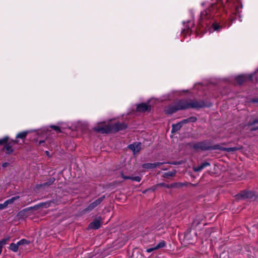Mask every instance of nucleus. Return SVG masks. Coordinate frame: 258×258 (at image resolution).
Segmentation results:
<instances>
[{
  "label": "nucleus",
  "mask_w": 258,
  "mask_h": 258,
  "mask_svg": "<svg viewBox=\"0 0 258 258\" xmlns=\"http://www.w3.org/2000/svg\"><path fill=\"white\" fill-rule=\"evenodd\" d=\"M19 245L18 242L17 243H12L9 246V249L13 252H16L18 251Z\"/></svg>",
  "instance_id": "13"
},
{
  "label": "nucleus",
  "mask_w": 258,
  "mask_h": 258,
  "mask_svg": "<svg viewBox=\"0 0 258 258\" xmlns=\"http://www.w3.org/2000/svg\"><path fill=\"white\" fill-rule=\"evenodd\" d=\"M207 14H208L207 11H204V12H202L201 17H202V18L203 19L205 18V17H206V15H207Z\"/></svg>",
  "instance_id": "28"
},
{
  "label": "nucleus",
  "mask_w": 258,
  "mask_h": 258,
  "mask_svg": "<svg viewBox=\"0 0 258 258\" xmlns=\"http://www.w3.org/2000/svg\"><path fill=\"white\" fill-rule=\"evenodd\" d=\"M253 75V74L249 75L248 76L244 75H239L238 77H237L236 81L239 84H241L248 79L252 80Z\"/></svg>",
  "instance_id": "6"
},
{
  "label": "nucleus",
  "mask_w": 258,
  "mask_h": 258,
  "mask_svg": "<svg viewBox=\"0 0 258 258\" xmlns=\"http://www.w3.org/2000/svg\"><path fill=\"white\" fill-rule=\"evenodd\" d=\"M104 196L101 197L96 200L95 201L92 202L91 204H90L87 208L86 209V210L87 211H91L93 210L94 208H95L97 206H98L99 204H100L104 200Z\"/></svg>",
  "instance_id": "4"
},
{
  "label": "nucleus",
  "mask_w": 258,
  "mask_h": 258,
  "mask_svg": "<svg viewBox=\"0 0 258 258\" xmlns=\"http://www.w3.org/2000/svg\"><path fill=\"white\" fill-rule=\"evenodd\" d=\"M204 106V103L199 102H191L188 103L187 101L183 100L179 102L177 104L172 107L171 110H166V111L168 113H172L176 110L180 109H185L189 108H200Z\"/></svg>",
  "instance_id": "2"
},
{
  "label": "nucleus",
  "mask_w": 258,
  "mask_h": 258,
  "mask_svg": "<svg viewBox=\"0 0 258 258\" xmlns=\"http://www.w3.org/2000/svg\"><path fill=\"white\" fill-rule=\"evenodd\" d=\"M6 208L4 203L0 204V210H3L4 209Z\"/></svg>",
  "instance_id": "30"
},
{
  "label": "nucleus",
  "mask_w": 258,
  "mask_h": 258,
  "mask_svg": "<svg viewBox=\"0 0 258 258\" xmlns=\"http://www.w3.org/2000/svg\"><path fill=\"white\" fill-rule=\"evenodd\" d=\"M252 194L249 192H247L245 193H240L236 196V199L237 200L243 199L245 198H251Z\"/></svg>",
  "instance_id": "10"
},
{
  "label": "nucleus",
  "mask_w": 258,
  "mask_h": 258,
  "mask_svg": "<svg viewBox=\"0 0 258 258\" xmlns=\"http://www.w3.org/2000/svg\"><path fill=\"white\" fill-rule=\"evenodd\" d=\"M150 109V106L146 103H141L137 107V110L138 111H146Z\"/></svg>",
  "instance_id": "8"
},
{
  "label": "nucleus",
  "mask_w": 258,
  "mask_h": 258,
  "mask_svg": "<svg viewBox=\"0 0 258 258\" xmlns=\"http://www.w3.org/2000/svg\"><path fill=\"white\" fill-rule=\"evenodd\" d=\"M121 176L123 179H132V180L136 181L137 182H139L141 180V178L139 176H123V174H122Z\"/></svg>",
  "instance_id": "15"
},
{
  "label": "nucleus",
  "mask_w": 258,
  "mask_h": 258,
  "mask_svg": "<svg viewBox=\"0 0 258 258\" xmlns=\"http://www.w3.org/2000/svg\"><path fill=\"white\" fill-rule=\"evenodd\" d=\"M221 150H223V151H227V152H235L238 150H240V148H238V147H231V148H222L220 149Z\"/></svg>",
  "instance_id": "16"
},
{
  "label": "nucleus",
  "mask_w": 258,
  "mask_h": 258,
  "mask_svg": "<svg viewBox=\"0 0 258 258\" xmlns=\"http://www.w3.org/2000/svg\"><path fill=\"white\" fill-rule=\"evenodd\" d=\"M44 143V141H40L39 142V145H41V144L43 143Z\"/></svg>",
  "instance_id": "34"
},
{
  "label": "nucleus",
  "mask_w": 258,
  "mask_h": 258,
  "mask_svg": "<svg viewBox=\"0 0 258 258\" xmlns=\"http://www.w3.org/2000/svg\"><path fill=\"white\" fill-rule=\"evenodd\" d=\"M258 123V119H254L251 121H250L248 123L249 125H252Z\"/></svg>",
  "instance_id": "25"
},
{
  "label": "nucleus",
  "mask_w": 258,
  "mask_h": 258,
  "mask_svg": "<svg viewBox=\"0 0 258 258\" xmlns=\"http://www.w3.org/2000/svg\"><path fill=\"white\" fill-rule=\"evenodd\" d=\"M28 133H29V132H28V131L20 133L16 136V138L24 139L26 137V136Z\"/></svg>",
  "instance_id": "17"
},
{
  "label": "nucleus",
  "mask_w": 258,
  "mask_h": 258,
  "mask_svg": "<svg viewBox=\"0 0 258 258\" xmlns=\"http://www.w3.org/2000/svg\"><path fill=\"white\" fill-rule=\"evenodd\" d=\"M53 203V202H49V203H44L43 204V205L44 206V207L45 208H47V207H49V206H50V205Z\"/></svg>",
  "instance_id": "29"
},
{
  "label": "nucleus",
  "mask_w": 258,
  "mask_h": 258,
  "mask_svg": "<svg viewBox=\"0 0 258 258\" xmlns=\"http://www.w3.org/2000/svg\"><path fill=\"white\" fill-rule=\"evenodd\" d=\"M126 125L124 123H117L115 125L108 124L105 122H99L94 127L95 131L101 132L102 133H107L110 131H118L125 128Z\"/></svg>",
  "instance_id": "1"
},
{
  "label": "nucleus",
  "mask_w": 258,
  "mask_h": 258,
  "mask_svg": "<svg viewBox=\"0 0 258 258\" xmlns=\"http://www.w3.org/2000/svg\"><path fill=\"white\" fill-rule=\"evenodd\" d=\"M3 247V245L0 243V254L2 253Z\"/></svg>",
  "instance_id": "31"
},
{
  "label": "nucleus",
  "mask_w": 258,
  "mask_h": 258,
  "mask_svg": "<svg viewBox=\"0 0 258 258\" xmlns=\"http://www.w3.org/2000/svg\"><path fill=\"white\" fill-rule=\"evenodd\" d=\"M46 153L48 156L49 155V152L48 151H46Z\"/></svg>",
  "instance_id": "37"
},
{
  "label": "nucleus",
  "mask_w": 258,
  "mask_h": 258,
  "mask_svg": "<svg viewBox=\"0 0 258 258\" xmlns=\"http://www.w3.org/2000/svg\"><path fill=\"white\" fill-rule=\"evenodd\" d=\"M18 198H19V197H17V196L14 197L6 201L4 203L6 207L7 208L9 205L13 204L14 202V201L17 200Z\"/></svg>",
  "instance_id": "14"
},
{
  "label": "nucleus",
  "mask_w": 258,
  "mask_h": 258,
  "mask_svg": "<svg viewBox=\"0 0 258 258\" xmlns=\"http://www.w3.org/2000/svg\"><path fill=\"white\" fill-rule=\"evenodd\" d=\"M253 102H258V100H253Z\"/></svg>",
  "instance_id": "36"
},
{
  "label": "nucleus",
  "mask_w": 258,
  "mask_h": 258,
  "mask_svg": "<svg viewBox=\"0 0 258 258\" xmlns=\"http://www.w3.org/2000/svg\"><path fill=\"white\" fill-rule=\"evenodd\" d=\"M210 163L208 162H204L202 163L201 165L198 166L197 167H194V170L196 172H199L202 170L203 169L210 166Z\"/></svg>",
  "instance_id": "11"
},
{
  "label": "nucleus",
  "mask_w": 258,
  "mask_h": 258,
  "mask_svg": "<svg viewBox=\"0 0 258 258\" xmlns=\"http://www.w3.org/2000/svg\"><path fill=\"white\" fill-rule=\"evenodd\" d=\"M51 128H52L54 130L56 131L57 132H59L60 130L58 127V126L55 125H52L50 126Z\"/></svg>",
  "instance_id": "27"
},
{
  "label": "nucleus",
  "mask_w": 258,
  "mask_h": 258,
  "mask_svg": "<svg viewBox=\"0 0 258 258\" xmlns=\"http://www.w3.org/2000/svg\"><path fill=\"white\" fill-rule=\"evenodd\" d=\"M196 120V118L192 117H190L186 119H184L176 124H173L172 126L171 132H172V133H175V132L178 131V130H179L183 124L186 123H187L188 122H190V121L194 122Z\"/></svg>",
  "instance_id": "3"
},
{
  "label": "nucleus",
  "mask_w": 258,
  "mask_h": 258,
  "mask_svg": "<svg viewBox=\"0 0 258 258\" xmlns=\"http://www.w3.org/2000/svg\"><path fill=\"white\" fill-rule=\"evenodd\" d=\"M18 243L19 246H21V245L28 244L29 243V242H28L27 240H26L25 239H22L21 240L19 241L18 242Z\"/></svg>",
  "instance_id": "18"
},
{
  "label": "nucleus",
  "mask_w": 258,
  "mask_h": 258,
  "mask_svg": "<svg viewBox=\"0 0 258 258\" xmlns=\"http://www.w3.org/2000/svg\"><path fill=\"white\" fill-rule=\"evenodd\" d=\"M128 148L130 149L134 154L138 153L141 148V144L140 143H135L128 146Z\"/></svg>",
  "instance_id": "7"
},
{
  "label": "nucleus",
  "mask_w": 258,
  "mask_h": 258,
  "mask_svg": "<svg viewBox=\"0 0 258 258\" xmlns=\"http://www.w3.org/2000/svg\"><path fill=\"white\" fill-rule=\"evenodd\" d=\"M212 26L215 31H218L221 28V26L218 23H214Z\"/></svg>",
  "instance_id": "20"
},
{
  "label": "nucleus",
  "mask_w": 258,
  "mask_h": 258,
  "mask_svg": "<svg viewBox=\"0 0 258 258\" xmlns=\"http://www.w3.org/2000/svg\"><path fill=\"white\" fill-rule=\"evenodd\" d=\"M231 0H226L227 2H230ZM223 4V3L222 2V0H217V5L213 4L212 5V8H214L215 7H217L218 5L222 6Z\"/></svg>",
  "instance_id": "21"
},
{
  "label": "nucleus",
  "mask_w": 258,
  "mask_h": 258,
  "mask_svg": "<svg viewBox=\"0 0 258 258\" xmlns=\"http://www.w3.org/2000/svg\"><path fill=\"white\" fill-rule=\"evenodd\" d=\"M8 141V137H5L3 139H0V145H3Z\"/></svg>",
  "instance_id": "23"
},
{
  "label": "nucleus",
  "mask_w": 258,
  "mask_h": 258,
  "mask_svg": "<svg viewBox=\"0 0 258 258\" xmlns=\"http://www.w3.org/2000/svg\"><path fill=\"white\" fill-rule=\"evenodd\" d=\"M175 174V172L174 171H169L165 173L164 176L165 177L168 176H173Z\"/></svg>",
  "instance_id": "22"
},
{
  "label": "nucleus",
  "mask_w": 258,
  "mask_h": 258,
  "mask_svg": "<svg viewBox=\"0 0 258 258\" xmlns=\"http://www.w3.org/2000/svg\"><path fill=\"white\" fill-rule=\"evenodd\" d=\"M17 142L16 141H12L11 142L9 143L5 147L6 153L8 154L12 153L13 151L12 149V147Z\"/></svg>",
  "instance_id": "12"
},
{
  "label": "nucleus",
  "mask_w": 258,
  "mask_h": 258,
  "mask_svg": "<svg viewBox=\"0 0 258 258\" xmlns=\"http://www.w3.org/2000/svg\"><path fill=\"white\" fill-rule=\"evenodd\" d=\"M165 245V242L164 241H161L159 242V243L155 246V248H157V249L163 247Z\"/></svg>",
  "instance_id": "19"
},
{
  "label": "nucleus",
  "mask_w": 258,
  "mask_h": 258,
  "mask_svg": "<svg viewBox=\"0 0 258 258\" xmlns=\"http://www.w3.org/2000/svg\"><path fill=\"white\" fill-rule=\"evenodd\" d=\"M258 130V126L255 127V128H251V131H255V130Z\"/></svg>",
  "instance_id": "33"
},
{
  "label": "nucleus",
  "mask_w": 258,
  "mask_h": 258,
  "mask_svg": "<svg viewBox=\"0 0 258 258\" xmlns=\"http://www.w3.org/2000/svg\"><path fill=\"white\" fill-rule=\"evenodd\" d=\"M10 238L9 237L4 238L0 241V243L2 244V245H5L8 241H9Z\"/></svg>",
  "instance_id": "24"
},
{
  "label": "nucleus",
  "mask_w": 258,
  "mask_h": 258,
  "mask_svg": "<svg viewBox=\"0 0 258 258\" xmlns=\"http://www.w3.org/2000/svg\"><path fill=\"white\" fill-rule=\"evenodd\" d=\"M157 248H155V246L153 247H151V248H148L147 250H146V251L148 253H150L151 252H152V251L153 250H156Z\"/></svg>",
  "instance_id": "26"
},
{
  "label": "nucleus",
  "mask_w": 258,
  "mask_h": 258,
  "mask_svg": "<svg viewBox=\"0 0 258 258\" xmlns=\"http://www.w3.org/2000/svg\"><path fill=\"white\" fill-rule=\"evenodd\" d=\"M162 163L160 162H156L154 163H146L144 164L143 165V167L147 169H152L155 168L159 165H161Z\"/></svg>",
  "instance_id": "9"
},
{
  "label": "nucleus",
  "mask_w": 258,
  "mask_h": 258,
  "mask_svg": "<svg viewBox=\"0 0 258 258\" xmlns=\"http://www.w3.org/2000/svg\"><path fill=\"white\" fill-rule=\"evenodd\" d=\"M102 219L101 217H98L94 220L92 222L90 223L89 227L91 229H97L101 226Z\"/></svg>",
  "instance_id": "5"
},
{
  "label": "nucleus",
  "mask_w": 258,
  "mask_h": 258,
  "mask_svg": "<svg viewBox=\"0 0 258 258\" xmlns=\"http://www.w3.org/2000/svg\"><path fill=\"white\" fill-rule=\"evenodd\" d=\"M236 11L237 13H239L240 12V8H236Z\"/></svg>",
  "instance_id": "32"
},
{
  "label": "nucleus",
  "mask_w": 258,
  "mask_h": 258,
  "mask_svg": "<svg viewBox=\"0 0 258 258\" xmlns=\"http://www.w3.org/2000/svg\"><path fill=\"white\" fill-rule=\"evenodd\" d=\"M7 165V163H5L3 164V167H6Z\"/></svg>",
  "instance_id": "35"
}]
</instances>
